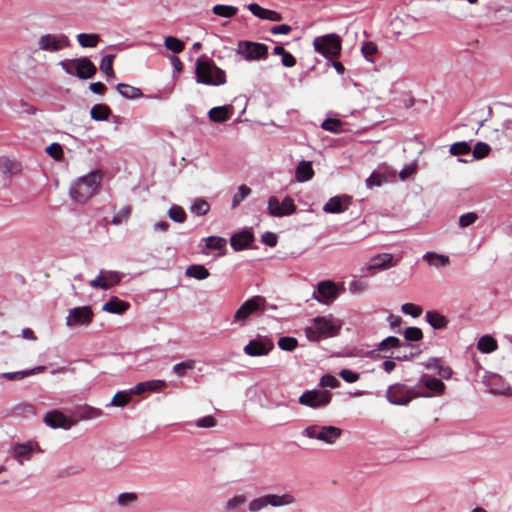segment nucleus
I'll return each mask as SVG.
<instances>
[{
  "instance_id": "f257e3e1",
  "label": "nucleus",
  "mask_w": 512,
  "mask_h": 512,
  "mask_svg": "<svg viewBox=\"0 0 512 512\" xmlns=\"http://www.w3.org/2000/svg\"><path fill=\"white\" fill-rule=\"evenodd\" d=\"M195 80L198 84L208 86H221L227 82L225 71L206 56H201L196 60Z\"/></svg>"
},
{
  "instance_id": "a211bd4d",
  "label": "nucleus",
  "mask_w": 512,
  "mask_h": 512,
  "mask_svg": "<svg viewBox=\"0 0 512 512\" xmlns=\"http://www.w3.org/2000/svg\"><path fill=\"white\" fill-rule=\"evenodd\" d=\"M337 287L332 281H322L318 289L313 293V298L320 303L330 304L337 296Z\"/></svg>"
},
{
  "instance_id": "ddd939ff",
  "label": "nucleus",
  "mask_w": 512,
  "mask_h": 512,
  "mask_svg": "<svg viewBox=\"0 0 512 512\" xmlns=\"http://www.w3.org/2000/svg\"><path fill=\"white\" fill-rule=\"evenodd\" d=\"M93 311L89 306H81L73 308L66 317V325L73 327L77 325H88L93 320Z\"/></svg>"
},
{
  "instance_id": "0eeeda50",
  "label": "nucleus",
  "mask_w": 512,
  "mask_h": 512,
  "mask_svg": "<svg viewBox=\"0 0 512 512\" xmlns=\"http://www.w3.org/2000/svg\"><path fill=\"white\" fill-rule=\"evenodd\" d=\"M302 434L331 445L341 437L342 430L335 426L310 425L303 430Z\"/></svg>"
},
{
  "instance_id": "4d7b16f0",
  "label": "nucleus",
  "mask_w": 512,
  "mask_h": 512,
  "mask_svg": "<svg viewBox=\"0 0 512 512\" xmlns=\"http://www.w3.org/2000/svg\"><path fill=\"white\" fill-rule=\"evenodd\" d=\"M386 181L384 175L379 172H373L367 179L366 185L368 188L379 187Z\"/></svg>"
},
{
  "instance_id": "4468645a",
  "label": "nucleus",
  "mask_w": 512,
  "mask_h": 512,
  "mask_svg": "<svg viewBox=\"0 0 512 512\" xmlns=\"http://www.w3.org/2000/svg\"><path fill=\"white\" fill-rule=\"evenodd\" d=\"M274 348V343L267 337H257L245 345L243 351L248 356H264Z\"/></svg>"
},
{
  "instance_id": "473e14b6",
  "label": "nucleus",
  "mask_w": 512,
  "mask_h": 512,
  "mask_svg": "<svg viewBox=\"0 0 512 512\" xmlns=\"http://www.w3.org/2000/svg\"><path fill=\"white\" fill-rule=\"evenodd\" d=\"M116 89L121 96L127 99H137L143 95L139 88L124 83L117 84Z\"/></svg>"
},
{
  "instance_id": "39448f33",
  "label": "nucleus",
  "mask_w": 512,
  "mask_h": 512,
  "mask_svg": "<svg viewBox=\"0 0 512 512\" xmlns=\"http://www.w3.org/2000/svg\"><path fill=\"white\" fill-rule=\"evenodd\" d=\"M430 396L431 394L428 392H421L402 383H395L386 391V398L391 404L402 406L407 405L415 398Z\"/></svg>"
},
{
  "instance_id": "e2e57ef3",
  "label": "nucleus",
  "mask_w": 512,
  "mask_h": 512,
  "mask_svg": "<svg viewBox=\"0 0 512 512\" xmlns=\"http://www.w3.org/2000/svg\"><path fill=\"white\" fill-rule=\"evenodd\" d=\"M478 219V215L475 212H468L466 214H463L459 218V226L461 228L469 227L470 225L474 224Z\"/></svg>"
},
{
  "instance_id": "dca6fc26",
  "label": "nucleus",
  "mask_w": 512,
  "mask_h": 512,
  "mask_svg": "<svg viewBox=\"0 0 512 512\" xmlns=\"http://www.w3.org/2000/svg\"><path fill=\"white\" fill-rule=\"evenodd\" d=\"M44 423L53 429L62 428L64 430L70 429L77 423V420L66 417L61 411L53 410L43 418Z\"/></svg>"
},
{
  "instance_id": "a878e982",
  "label": "nucleus",
  "mask_w": 512,
  "mask_h": 512,
  "mask_svg": "<svg viewBox=\"0 0 512 512\" xmlns=\"http://www.w3.org/2000/svg\"><path fill=\"white\" fill-rule=\"evenodd\" d=\"M233 109L230 105L214 107L210 109L208 115L211 121L216 123H222L230 119L232 116Z\"/></svg>"
},
{
  "instance_id": "f8f14e48",
  "label": "nucleus",
  "mask_w": 512,
  "mask_h": 512,
  "mask_svg": "<svg viewBox=\"0 0 512 512\" xmlns=\"http://www.w3.org/2000/svg\"><path fill=\"white\" fill-rule=\"evenodd\" d=\"M268 211L271 216L283 217L293 214L296 206L290 197H286L282 202L277 197L272 196L268 200Z\"/></svg>"
},
{
  "instance_id": "603ef678",
  "label": "nucleus",
  "mask_w": 512,
  "mask_h": 512,
  "mask_svg": "<svg viewBox=\"0 0 512 512\" xmlns=\"http://www.w3.org/2000/svg\"><path fill=\"white\" fill-rule=\"evenodd\" d=\"M206 246L213 250H222L226 246V239L217 236H210L206 239Z\"/></svg>"
},
{
  "instance_id": "13d9d810",
  "label": "nucleus",
  "mask_w": 512,
  "mask_h": 512,
  "mask_svg": "<svg viewBox=\"0 0 512 512\" xmlns=\"http://www.w3.org/2000/svg\"><path fill=\"white\" fill-rule=\"evenodd\" d=\"M121 281V274L115 271H104V283L107 289L117 285Z\"/></svg>"
},
{
  "instance_id": "412c9836",
  "label": "nucleus",
  "mask_w": 512,
  "mask_h": 512,
  "mask_svg": "<svg viewBox=\"0 0 512 512\" xmlns=\"http://www.w3.org/2000/svg\"><path fill=\"white\" fill-rule=\"evenodd\" d=\"M247 8L254 16L260 19L269 20L272 22H278L282 20V15L279 12L263 8L257 3H250Z\"/></svg>"
},
{
  "instance_id": "ea45409f",
  "label": "nucleus",
  "mask_w": 512,
  "mask_h": 512,
  "mask_svg": "<svg viewBox=\"0 0 512 512\" xmlns=\"http://www.w3.org/2000/svg\"><path fill=\"white\" fill-rule=\"evenodd\" d=\"M185 274L198 280H204L209 277V271L203 265H191L186 269Z\"/></svg>"
},
{
  "instance_id": "4c0bfd02",
  "label": "nucleus",
  "mask_w": 512,
  "mask_h": 512,
  "mask_svg": "<svg viewBox=\"0 0 512 512\" xmlns=\"http://www.w3.org/2000/svg\"><path fill=\"white\" fill-rule=\"evenodd\" d=\"M477 348L483 353H491L497 349V342L491 336H482L477 343Z\"/></svg>"
},
{
  "instance_id": "f704fd0d",
  "label": "nucleus",
  "mask_w": 512,
  "mask_h": 512,
  "mask_svg": "<svg viewBox=\"0 0 512 512\" xmlns=\"http://www.w3.org/2000/svg\"><path fill=\"white\" fill-rule=\"evenodd\" d=\"M111 114L110 108L105 104H96L91 108V118L96 121H104L109 118Z\"/></svg>"
},
{
  "instance_id": "052dcab7",
  "label": "nucleus",
  "mask_w": 512,
  "mask_h": 512,
  "mask_svg": "<svg viewBox=\"0 0 512 512\" xmlns=\"http://www.w3.org/2000/svg\"><path fill=\"white\" fill-rule=\"evenodd\" d=\"M46 152L49 156H51L54 160H61L63 157V149L62 146L56 142L50 144L46 148Z\"/></svg>"
},
{
  "instance_id": "423d86ee",
  "label": "nucleus",
  "mask_w": 512,
  "mask_h": 512,
  "mask_svg": "<svg viewBox=\"0 0 512 512\" xmlns=\"http://www.w3.org/2000/svg\"><path fill=\"white\" fill-rule=\"evenodd\" d=\"M313 48L326 59H335L341 53L342 39L336 33L318 36L313 40Z\"/></svg>"
},
{
  "instance_id": "6e6552de",
  "label": "nucleus",
  "mask_w": 512,
  "mask_h": 512,
  "mask_svg": "<svg viewBox=\"0 0 512 512\" xmlns=\"http://www.w3.org/2000/svg\"><path fill=\"white\" fill-rule=\"evenodd\" d=\"M236 52L247 61L260 60L267 57L268 47L263 43L243 40L238 42Z\"/></svg>"
},
{
  "instance_id": "49530a36",
  "label": "nucleus",
  "mask_w": 512,
  "mask_h": 512,
  "mask_svg": "<svg viewBox=\"0 0 512 512\" xmlns=\"http://www.w3.org/2000/svg\"><path fill=\"white\" fill-rule=\"evenodd\" d=\"M378 47L372 41H367L362 44L361 52L366 60L374 62L373 56L377 53Z\"/></svg>"
},
{
  "instance_id": "aec40b11",
  "label": "nucleus",
  "mask_w": 512,
  "mask_h": 512,
  "mask_svg": "<svg viewBox=\"0 0 512 512\" xmlns=\"http://www.w3.org/2000/svg\"><path fill=\"white\" fill-rule=\"evenodd\" d=\"M350 204V197L335 196L327 201V203L323 206V211L330 214L342 213L349 208Z\"/></svg>"
},
{
  "instance_id": "de8ad7c7",
  "label": "nucleus",
  "mask_w": 512,
  "mask_h": 512,
  "mask_svg": "<svg viewBox=\"0 0 512 512\" xmlns=\"http://www.w3.org/2000/svg\"><path fill=\"white\" fill-rule=\"evenodd\" d=\"M251 194V189L246 185L238 187L237 192L232 199V208H236L246 197Z\"/></svg>"
},
{
  "instance_id": "69168bd1",
  "label": "nucleus",
  "mask_w": 512,
  "mask_h": 512,
  "mask_svg": "<svg viewBox=\"0 0 512 512\" xmlns=\"http://www.w3.org/2000/svg\"><path fill=\"white\" fill-rule=\"evenodd\" d=\"M246 501H247V498L244 495H237V496L233 497L232 499H230L226 503V509L227 510H235L238 507H240L241 505H243L244 503H246Z\"/></svg>"
},
{
  "instance_id": "20e7f679",
  "label": "nucleus",
  "mask_w": 512,
  "mask_h": 512,
  "mask_svg": "<svg viewBox=\"0 0 512 512\" xmlns=\"http://www.w3.org/2000/svg\"><path fill=\"white\" fill-rule=\"evenodd\" d=\"M265 309L266 299L260 295L253 296L243 302L234 312L232 316V324L242 327L246 325L252 316L263 313Z\"/></svg>"
},
{
  "instance_id": "3c124183",
  "label": "nucleus",
  "mask_w": 512,
  "mask_h": 512,
  "mask_svg": "<svg viewBox=\"0 0 512 512\" xmlns=\"http://www.w3.org/2000/svg\"><path fill=\"white\" fill-rule=\"evenodd\" d=\"M131 215V207L129 205L124 206L116 215L112 218L111 223L113 225H120L127 221Z\"/></svg>"
},
{
  "instance_id": "5fc2aeb1",
  "label": "nucleus",
  "mask_w": 512,
  "mask_h": 512,
  "mask_svg": "<svg viewBox=\"0 0 512 512\" xmlns=\"http://www.w3.org/2000/svg\"><path fill=\"white\" fill-rule=\"evenodd\" d=\"M490 146L484 142H477L473 149V156L476 159H482L489 155Z\"/></svg>"
},
{
  "instance_id": "79ce46f5",
  "label": "nucleus",
  "mask_w": 512,
  "mask_h": 512,
  "mask_svg": "<svg viewBox=\"0 0 512 512\" xmlns=\"http://www.w3.org/2000/svg\"><path fill=\"white\" fill-rule=\"evenodd\" d=\"M114 58V54L105 55L100 63V70L109 78L115 77V72L113 69Z\"/></svg>"
},
{
  "instance_id": "774afa93",
  "label": "nucleus",
  "mask_w": 512,
  "mask_h": 512,
  "mask_svg": "<svg viewBox=\"0 0 512 512\" xmlns=\"http://www.w3.org/2000/svg\"><path fill=\"white\" fill-rule=\"evenodd\" d=\"M339 381L338 379L333 376V375H330V374H326L324 376H322L321 380H320V385L322 387H329V388H336L339 386Z\"/></svg>"
},
{
  "instance_id": "bf43d9fd",
  "label": "nucleus",
  "mask_w": 512,
  "mask_h": 512,
  "mask_svg": "<svg viewBox=\"0 0 512 512\" xmlns=\"http://www.w3.org/2000/svg\"><path fill=\"white\" fill-rule=\"evenodd\" d=\"M404 337L407 341H420L423 338V333L418 327H408L404 332Z\"/></svg>"
},
{
  "instance_id": "e433bc0d",
  "label": "nucleus",
  "mask_w": 512,
  "mask_h": 512,
  "mask_svg": "<svg viewBox=\"0 0 512 512\" xmlns=\"http://www.w3.org/2000/svg\"><path fill=\"white\" fill-rule=\"evenodd\" d=\"M321 128L335 134L344 132L343 122L336 118H327L322 122Z\"/></svg>"
},
{
  "instance_id": "f03ea898",
  "label": "nucleus",
  "mask_w": 512,
  "mask_h": 512,
  "mask_svg": "<svg viewBox=\"0 0 512 512\" xmlns=\"http://www.w3.org/2000/svg\"><path fill=\"white\" fill-rule=\"evenodd\" d=\"M341 328V322L331 316L316 317L305 328V335L310 341H319L322 338L334 337Z\"/></svg>"
},
{
  "instance_id": "58836bf2",
  "label": "nucleus",
  "mask_w": 512,
  "mask_h": 512,
  "mask_svg": "<svg viewBox=\"0 0 512 512\" xmlns=\"http://www.w3.org/2000/svg\"><path fill=\"white\" fill-rule=\"evenodd\" d=\"M131 390L129 392L127 391H119L117 392L110 403L107 404V406H113V407H124L126 406L130 400H131Z\"/></svg>"
},
{
  "instance_id": "2eb2a0df",
  "label": "nucleus",
  "mask_w": 512,
  "mask_h": 512,
  "mask_svg": "<svg viewBox=\"0 0 512 512\" xmlns=\"http://www.w3.org/2000/svg\"><path fill=\"white\" fill-rule=\"evenodd\" d=\"M484 383L492 394L512 396V388L502 376L489 373L484 377Z\"/></svg>"
},
{
  "instance_id": "393cba45",
  "label": "nucleus",
  "mask_w": 512,
  "mask_h": 512,
  "mask_svg": "<svg viewBox=\"0 0 512 512\" xmlns=\"http://www.w3.org/2000/svg\"><path fill=\"white\" fill-rule=\"evenodd\" d=\"M254 240V236L250 231H242L231 237L230 243L234 250L239 251L248 247Z\"/></svg>"
},
{
  "instance_id": "c756f323",
  "label": "nucleus",
  "mask_w": 512,
  "mask_h": 512,
  "mask_svg": "<svg viewBox=\"0 0 512 512\" xmlns=\"http://www.w3.org/2000/svg\"><path fill=\"white\" fill-rule=\"evenodd\" d=\"M423 260L430 266L436 268L446 267L450 264V259L446 255L437 254L435 252H427L423 255Z\"/></svg>"
},
{
  "instance_id": "c03bdc74",
  "label": "nucleus",
  "mask_w": 512,
  "mask_h": 512,
  "mask_svg": "<svg viewBox=\"0 0 512 512\" xmlns=\"http://www.w3.org/2000/svg\"><path fill=\"white\" fill-rule=\"evenodd\" d=\"M165 47L175 54L181 53L184 50L185 44L180 39L168 36L164 40Z\"/></svg>"
},
{
  "instance_id": "bb28decb",
  "label": "nucleus",
  "mask_w": 512,
  "mask_h": 512,
  "mask_svg": "<svg viewBox=\"0 0 512 512\" xmlns=\"http://www.w3.org/2000/svg\"><path fill=\"white\" fill-rule=\"evenodd\" d=\"M129 308V304L117 297H111L102 307L105 312L122 314Z\"/></svg>"
},
{
  "instance_id": "7ed1b4c3",
  "label": "nucleus",
  "mask_w": 512,
  "mask_h": 512,
  "mask_svg": "<svg viewBox=\"0 0 512 512\" xmlns=\"http://www.w3.org/2000/svg\"><path fill=\"white\" fill-rule=\"evenodd\" d=\"M101 175L91 172L78 179L70 188L71 198L78 203H86L99 189Z\"/></svg>"
},
{
  "instance_id": "a18cd8bd",
  "label": "nucleus",
  "mask_w": 512,
  "mask_h": 512,
  "mask_svg": "<svg viewBox=\"0 0 512 512\" xmlns=\"http://www.w3.org/2000/svg\"><path fill=\"white\" fill-rule=\"evenodd\" d=\"M195 364H196L195 360H192V359L185 360L183 362L175 364L173 366V372L178 377H183L186 375V372L188 370H193L195 368Z\"/></svg>"
},
{
  "instance_id": "72a5a7b5",
  "label": "nucleus",
  "mask_w": 512,
  "mask_h": 512,
  "mask_svg": "<svg viewBox=\"0 0 512 512\" xmlns=\"http://www.w3.org/2000/svg\"><path fill=\"white\" fill-rule=\"evenodd\" d=\"M427 368L436 370L438 375L443 379L451 378L453 372L449 366H444L438 359H432L426 365Z\"/></svg>"
},
{
  "instance_id": "5701e85b",
  "label": "nucleus",
  "mask_w": 512,
  "mask_h": 512,
  "mask_svg": "<svg viewBox=\"0 0 512 512\" xmlns=\"http://www.w3.org/2000/svg\"><path fill=\"white\" fill-rule=\"evenodd\" d=\"M166 385L164 380L154 379L148 380L144 382H140L136 384L133 388H131V393L135 395H140L145 392H155L160 390L162 387Z\"/></svg>"
},
{
  "instance_id": "9b49d317",
  "label": "nucleus",
  "mask_w": 512,
  "mask_h": 512,
  "mask_svg": "<svg viewBox=\"0 0 512 512\" xmlns=\"http://www.w3.org/2000/svg\"><path fill=\"white\" fill-rule=\"evenodd\" d=\"M294 501L293 497L289 494L278 495H265L263 497L254 499L249 504V510L251 512H258L268 504L272 506H281L290 504Z\"/></svg>"
},
{
  "instance_id": "c85d7f7f",
  "label": "nucleus",
  "mask_w": 512,
  "mask_h": 512,
  "mask_svg": "<svg viewBox=\"0 0 512 512\" xmlns=\"http://www.w3.org/2000/svg\"><path fill=\"white\" fill-rule=\"evenodd\" d=\"M45 369H46L45 366H37V367H35L33 369H29V370L3 373L2 377L8 381H18V380L24 379L25 377L39 374V373L45 371Z\"/></svg>"
},
{
  "instance_id": "b1692460",
  "label": "nucleus",
  "mask_w": 512,
  "mask_h": 512,
  "mask_svg": "<svg viewBox=\"0 0 512 512\" xmlns=\"http://www.w3.org/2000/svg\"><path fill=\"white\" fill-rule=\"evenodd\" d=\"M421 385L437 395H442L445 391V384L441 380L426 374L420 377L417 387Z\"/></svg>"
},
{
  "instance_id": "4be33fe9",
  "label": "nucleus",
  "mask_w": 512,
  "mask_h": 512,
  "mask_svg": "<svg viewBox=\"0 0 512 512\" xmlns=\"http://www.w3.org/2000/svg\"><path fill=\"white\" fill-rule=\"evenodd\" d=\"M393 255L390 253H381L373 256L367 264L368 270H385L393 267Z\"/></svg>"
},
{
  "instance_id": "37998d69",
  "label": "nucleus",
  "mask_w": 512,
  "mask_h": 512,
  "mask_svg": "<svg viewBox=\"0 0 512 512\" xmlns=\"http://www.w3.org/2000/svg\"><path fill=\"white\" fill-rule=\"evenodd\" d=\"M78 43L82 47H95L100 41V37L97 34H86V33H80L77 35Z\"/></svg>"
},
{
  "instance_id": "7c9ffc66",
  "label": "nucleus",
  "mask_w": 512,
  "mask_h": 512,
  "mask_svg": "<svg viewBox=\"0 0 512 512\" xmlns=\"http://www.w3.org/2000/svg\"><path fill=\"white\" fill-rule=\"evenodd\" d=\"M314 175L312 163L310 161H301L296 169L295 177L298 182L310 180Z\"/></svg>"
},
{
  "instance_id": "f3484780",
  "label": "nucleus",
  "mask_w": 512,
  "mask_h": 512,
  "mask_svg": "<svg viewBox=\"0 0 512 512\" xmlns=\"http://www.w3.org/2000/svg\"><path fill=\"white\" fill-rule=\"evenodd\" d=\"M35 451L40 452L41 449L34 441L16 443L11 447V454L19 463L29 460Z\"/></svg>"
},
{
  "instance_id": "a19ab883",
  "label": "nucleus",
  "mask_w": 512,
  "mask_h": 512,
  "mask_svg": "<svg viewBox=\"0 0 512 512\" xmlns=\"http://www.w3.org/2000/svg\"><path fill=\"white\" fill-rule=\"evenodd\" d=\"M273 53L275 55H279L282 57V65L285 66V67H293L296 65V59L295 57L289 53L288 51H286L282 46L278 45V46H275L274 49H273Z\"/></svg>"
},
{
  "instance_id": "680f3d73",
  "label": "nucleus",
  "mask_w": 512,
  "mask_h": 512,
  "mask_svg": "<svg viewBox=\"0 0 512 512\" xmlns=\"http://www.w3.org/2000/svg\"><path fill=\"white\" fill-rule=\"evenodd\" d=\"M401 310L403 313L411 315L416 318L422 314V308L419 305L413 303H405L401 306Z\"/></svg>"
},
{
  "instance_id": "338daca9",
  "label": "nucleus",
  "mask_w": 512,
  "mask_h": 512,
  "mask_svg": "<svg viewBox=\"0 0 512 512\" xmlns=\"http://www.w3.org/2000/svg\"><path fill=\"white\" fill-rule=\"evenodd\" d=\"M400 340L397 338V337H394V336H390V337H387L386 339H384L378 346V350L382 351V350H385L387 348H392V347H399L400 346Z\"/></svg>"
},
{
  "instance_id": "6ab92c4d",
  "label": "nucleus",
  "mask_w": 512,
  "mask_h": 512,
  "mask_svg": "<svg viewBox=\"0 0 512 512\" xmlns=\"http://www.w3.org/2000/svg\"><path fill=\"white\" fill-rule=\"evenodd\" d=\"M96 72V66L87 57L75 59V75L80 79H90Z\"/></svg>"
},
{
  "instance_id": "1a4fd4ad",
  "label": "nucleus",
  "mask_w": 512,
  "mask_h": 512,
  "mask_svg": "<svg viewBox=\"0 0 512 512\" xmlns=\"http://www.w3.org/2000/svg\"><path fill=\"white\" fill-rule=\"evenodd\" d=\"M332 399V394L327 390H307L299 397V403L313 409L327 406Z\"/></svg>"
},
{
  "instance_id": "9d476101",
  "label": "nucleus",
  "mask_w": 512,
  "mask_h": 512,
  "mask_svg": "<svg viewBox=\"0 0 512 512\" xmlns=\"http://www.w3.org/2000/svg\"><path fill=\"white\" fill-rule=\"evenodd\" d=\"M69 46L68 37L64 34H45L38 41L39 49L48 52H56Z\"/></svg>"
},
{
  "instance_id": "864d4df0",
  "label": "nucleus",
  "mask_w": 512,
  "mask_h": 512,
  "mask_svg": "<svg viewBox=\"0 0 512 512\" xmlns=\"http://www.w3.org/2000/svg\"><path fill=\"white\" fill-rule=\"evenodd\" d=\"M209 204L207 201L203 199H198L194 202V204L191 206L192 213L203 216L206 215L209 211Z\"/></svg>"
},
{
  "instance_id": "2f4dec72",
  "label": "nucleus",
  "mask_w": 512,
  "mask_h": 512,
  "mask_svg": "<svg viewBox=\"0 0 512 512\" xmlns=\"http://www.w3.org/2000/svg\"><path fill=\"white\" fill-rule=\"evenodd\" d=\"M425 317L427 322L435 329H443L448 324L447 318L437 311H427Z\"/></svg>"
},
{
  "instance_id": "09e8293b",
  "label": "nucleus",
  "mask_w": 512,
  "mask_h": 512,
  "mask_svg": "<svg viewBox=\"0 0 512 512\" xmlns=\"http://www.w3.org/2000/svg\"><path fill=\"white\" fill-rule=\"evenodd\" d=\"M450 153L454 156L466 155L471 151L470 145L465 142H456L450 146Z\"/></svg>"
},
{
  "instance_id": "0e129e2a",
  "label": "nucleus",
  "mask_w": 512,
  "mask_h": 512,
  "mask_svg": "<svg viewBox=\"0 0 512 512\" xmlns=\"http://www.w3.org/2000/svg\"><path fill=\"white\" fill-rule=\"evenodd\" d=\"M0 169L4 173H13L18 169V164L9 158L1 157L0 158Z\"/></svg>"
},
{
  "instance_id": "8fccbe9b",
  "label": "nucleus",
  "mask_w": 512,
  "mask_h": 512,
  "mask_svg": "<svg viewBox=\"0 0 512 512\" xmlns=\"http://www.w3.org/2000/svg\"><path fill=\"white\" fill-rule=\"evenodd\" d=\"M168 215H169L170 219H172L173 221L178 222V223H183L186 220L185 211L183 210L182 207L177 206V205H173L169 209Z\"/></svg>"
},
{
  "instance_id": "cd10ccee",
  "label": "nucleus",
  "mask_w": 512,
  "mask_h": 512,
  "mask_svg": "<svg viewBox=\"0 0 512 512\" xmlns=\"http://www.w3.org/2000/svg\"><path fill=\"white\" fill-rule=\"evenodd\" d=\"M103 415V410L100 408L92 407L85 405L84 407H80L76 411V419L78 421L82 420H92L99 418Z\"/></svg>"
},
{
  "instance_id": "c9c22d12",
  "label": "nucleus",
  "mask_w": 512,
  "mask_h": 512,
  "mask_svg": "<svg viewBox=\"0 0 512 512\" xmlns=\"http://www.w3.org/2000/svg\"><path fill=\"white\" fill-rule=\"evenodd\" d=\"M212 12L215 15L223 17V18H232L237 14L238 8L236 6H232V5L217 4V5L213 6Z\"/></svg>"
},
{
  "instance_id": "6e6d98bb",
  "label": "nucleus",
  "mask_w": 512,
  "mask_h": 512,
  "mask_svg": "<svg viewBox=\"0 0 512 512\" xmlns=\"http://www.w3.org/2000/svg\"><path fill=\"white\" fill-rule=\"evenodd\" d=\"M297 339L294 337H281L278 340V346L285 351H293L297 347Z\"/></svg>"
}]
</instances>
